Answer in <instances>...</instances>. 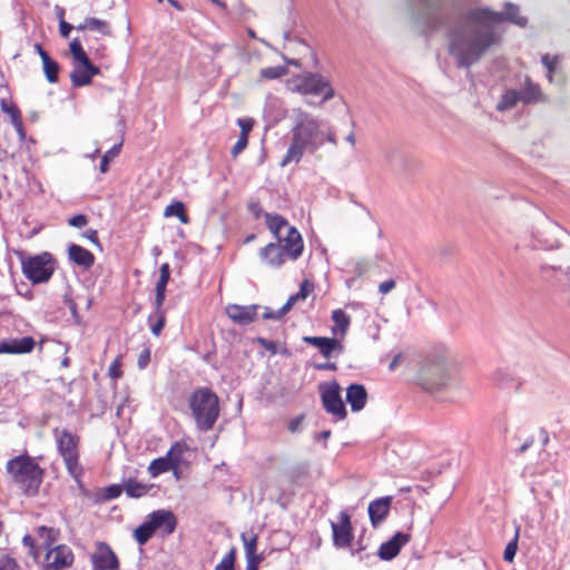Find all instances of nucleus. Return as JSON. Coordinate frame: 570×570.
Returning <instances> with one entry per match:
<instances>
[{
    "label": "nucleus",
    "instance_id": "obj_4",
    "mask_svg": "<svg viewBox=\"0 0 570 570\" xmlns=\"http://www.w3.org/2000/svg\"><path fill=\"white\" fill-rule=\"evenodd\" d=\"M456 377V365L443 356L426 361L419 373L420 384L431 392L449 386Z\"/></svg>",
    "mask_w": 570,
    "mask_h": 570
},
{
    "label": "nucleus",
    "instance_id": "obj_31",
    "mask_svg": "<svg viewBox=\"0 0 570 570\" xmlns=\"http://www.w3.org/2000/svg\"><path fill=\"white\" fill-rule=\"evenodd\" d=\"M42 61V69L46 79L50 83H57L59 80L60 66L50 56H45Z\"/></svg>",
    "mask_w": 570,
    "mask_h": 570
},
{
    "label": "nucleus",
    "instance_id": "obj_29",
    "mask_svg": "<svg viewBox=\"0 0 570 570\" xmlns=\"http://www.w3.org/2000/svg\"><path fill=\"white\" fill-rule=\"evenodd\" d=\"M314 292V284L309 279H304L301 283L299 291L291 295L285 303V309H292V307L298 302L306 299Z\"/></svg>",
    "mask_w": 570,
    "mask_h": 570
},
{
    "label": "nucleus",
    "instance_id": "obj_22",
    "mask_svg": "<svg viewBox=\"0 0 570 570\" xmlns=\"http://www.w3.org/2000/svg\"><path fill=\"white\" fill-rule=\"evenodd\" d=\"M303 341L318 348L325 358H330L335 351L341 353L343 350V345L335 337L304 336Z\"/></svg>",
    "mask_w": 570,
    "mask_h": 570
},
{
    "label": "nucleus",
    "instance_id": "obj_26",
    "mask_svg": "<svg viewBox=\"0 0 570 570\" xmlns=\"http://www.w3.org/2000/svg\"><path fill=\"white\" fill-rule=\"evenodd\" d=\"M153 488V484L142 483L131 478L126 480L124 483V491L129 498L134 499L147 495Z\"/></svg>",
    "mask_w": 570,
    "mask_h": 570
},
{
    "label": "nucleus",
    "instance_id": "obj_51",
    "mask_svg": "<svg viewBox=\"0 0 570 570\" xmlns=\"http://www.w3.org/2000/svg\"><path fill=\"white\" fill-rule=\"evenodd\" d=\"M247 208L255 219H258L263 215V207L261 202L257 199H252L248 203Z\"/></svg>",
    "mask_w": 570,
    "mask_h": 570
},
{
    "label": "nucleus",
    "instance_id": "obj_7",
    "mask_svg": "<svg viewBox=\"0 0 570 570\" xmlns=\"http://www.w3.org/2000/svg\"><path fill=\"white\" fill-rule=\"evenodd\" d=\"M176 528V515L169 510L159 509L151 512L148 515V520L136 528L134 531V538L140 546H142L147 543L156 532L166 537L173 534Z\"/></svg>",
    "mask_w": 570,
    "mask_h": 570
},
{
    "label": "nucleus",
    "instance_id": "obj_33",
    "mask_svg": "<svg viewBox=\"0 0 570 570\" xmlns=\"http://www.w3.org/2000/svg\"><path fill=\"white\" fill-rule=\"evenodd\" d=\"M38 535L41 540V547L49 549L50 546L57 540L58 531L53 528L41 525L37 529Z\"/></svg>",
    "mask_w": 570,
    "mask_h": 570
},
{
    "label": "nucleus",
    "instance_id": "obj_49",
    "mask_svg": "<svg viewBox=\"0 0 570 570\" xmlns=\"http://www.w3.org/2000/svg\"><path fill=\"white\" fill-rule=\"evenodd\" d=\"M291 309H285V304L278 309L273 311L271 308H265V312L263 314V317L265 320H279L282 318L286 313H288Z\"/></svg>",
    "mask_w": 570,
    "mask_h": 570
},
{
    "label": "nucleus",
    "instance_id": "obj_57",
    "mask_svg": "<svg viewBox=\"0 0 570 570\" xmlns=\"http://www.w3.org/2000/svg\"><path fill=\"white\" fill-rule=\"evenodd\" d=\"M304 416H296L288 421L287 429L289 432L295 433L301 429V425L303 423Z\"/></svg>",
    "mask_w": 570,
    "mask_h": 570
},
{
    "label": "nucleus",
    "instance_id": "obj_5",
    "mask_svg": "<svg viewBox=\"0 0 570 570\" xmlns=\"http://www.w3.org/2000/svg\"><path fill=\"white\" fill-rule=\"evenodd\" d=\"M189 407L199 430L213 429L219 416V401L210 389H196L189 397Z\"/></svg>",
    "mask_w": 570,
    "mask_h": 570
},
{
    "label": "nucleus",
    "instance_id": "obj_38",
    "mask_svg": "<svg viewBox=\"0 0 570 570\" xmlns=\"http://www.w3.org/2000/svg\"><path fill=\"white\" fill-rule=\"evenodd\" d=\"M240 539L244 544L245 557H249V554L257 552L258 535L256 533L252 532L249 535L247 533H242Z\"/></svg>",
    "mask_w": 570,
    "mask_h": 570
},
{
    "label": "nucleus",
    "instance_id": "obj_52",
    "mask_svg": "<svg viewBox=\"0 0 570 570\" xmlns=\"http://www.w3.org/2000/svg\"><path fill=\"white\" fill-rule=\"evenodd\" d=\"M150 362V348L145 347L140 351L137 360V365L140 370L146 368Z\"/></svg>",
    "mask_w": 570,
    "mask_h": 570
},
{
    "label": "nucleus",
    "instance_id": "obj_58",
    "mask_svg": "<svg viewBox=\"0 0 570 570\" xmlns=\"http://www.w3.org/2000/svg\"><path fill=\"white\" fill-rule=\"evenodd\" d=\"M82 236L94 245L100 247V240L98 237V232L96 229L89 228L82 234Z\"/></svg>",
    "mask_w": 570,
    "mask_h": 570
},
{
    "label": "nucleus",
    "instance_id": "obj_63",
    "mask_svg": "<svg viewBox=\"0 0 570 570\" xmlns=\"http://www.w3.org/2000/svg\"><path fill=\"white\" fill-rule=\"evenodd\" d=\"M35 50L40 56L41 60L43 59L45 56H49L48 52L42 48V46L40 43L35 45Z\"/></svg>",
    "mask_w": 570,
    "mask_h": 570
},
{
    "label": "nucleus",
    "instance_id": "obj_55",
    "mask_svg": "<svg viewBox=\"0 0 570 570\" xmlns=\"http://www.w3.org/2000/svg\"><path fill=\"white\" fill-rule=\"evenodd\" d=\"M12 126L14 127L16 129V132L18 135V138L19 140L22 142L26 140L27 138V132H26V129H24V126H23V121H22V118L17 120V121H13L11 122Z\"/></svg>",
    "mask_w": 570,
    "mask_h": 570
},
{
    "label": "nucleus",
    "instance_id": "obj_18",
    "mask_svg": "<svg viewBox=\"0 0 570 570\" xmlns=\"http://www.w3.org/2000/svg\"><path fill=\"white\" fill-rule=\"evenodd\" d=\"M392 501V497H383L370 502L367 512L373 528H377L386 519Z\"/></svg>",
    "mask_w": 570,
    "mask_h": 570
},
{
    "label": "nucleus",
    "instance_id": "obj_50",
    "mask_svg": "<svg viewBox=\"0 0 570 570\" xmlns=\"http://www.w3.org/2000/svg\"><path fill=\"white\" fill-rule=\"evenodd\" d=\"M63 14H65L63 9H60L59 14H58L59 19H60L59 32L63 38H68L70 35V31L72 30L73 27L70 23H68L67 21H65Z\"/></svg>",
    "mask_w": 570,
    "mask_h": 570
},
{
    "label": "nucleus",
    "instance_id": "obj_13",
    "mask_svg": "<svg viewBox=\"0 0 570 570\" xmlns=\"http://www.w3.org/2000/svg\"><path fill=\"white\" fill-rule=\"evenodd\" d=\"M338 522H332L333 544L338 549L350 548L354 539L351 517L346 511L338 513Z\"/></svg>",
    "mask_w": 570,
    "mask_h": 570
},
{
    "label": "nucleus",
    "instance_id": "obj_1",
    "mask_svg": "<svg viewBox=\"0 0 570 570\" xmlns=\"http://www.w3.org/2000/svg\"><path fill=\"white\" fill-rule=\"evenodd\" d=\"M510 21L525 27L528 19L520 14L519 7L507 2L504 11H493L489 8H475L462 16L460 23L449 35V51L460 68L474 65L493 45L500 41V36L493 27Z\"/></svg>",
    "mask_w": 570,
    "mask_h": 570
},
{
    "label": "nucleus",
    "instance_id": "obj_43",
    "mask_svg": "<svg viewBox=\"0 0 570 570\" xmlns=\"http://www.w3.org/2000/svg\"><path fill=\"white\" fill-rule=\"evenodd\" d=\"M166 288L167 284L165 283H156L155 286V307L164 306V302L166 298Z\"/></svg>",
    "mask_w": 570,
    "mask_h": 570
},
{
    "label": "nucleus",
    "instance_id": "obj_28",
    "mask_svg": "<svg viewBox=\"0 0 570 570\" xmlns=\"http://www.w3.org/2000/svg\"><path fill=\"white\" fill-rule=\"evenodd\" d=\"M265 220L268 230L276 237L279 238L281 232L283 228H286L288 230V227H291L287 223V220L278 215V214H271L265 213Z\"/></svg>",
    "mask_w": 570,
    "mask_h": 570
},
{
    "label": "nucleus",
    "instance_id": "obj_61",
    "mask_svg": "<svg viewBox=\"0 0 570 570\" xmlns=\"http://www.w3.org/2000/svg\"><path fill=\"white\" fill-rule=\"evenodd\" d=\"M316 370H328V371H336L337 370V366L335 363H331V362H327V363H321V364H315L314 366Z\"/></svg>",
    "mask_w": 570,
    "mask_h": 570
},
{
    "label": "nucleus",
    "instance_id": "obj_23",
    "mask_svg": "<svg viewBox=\"0 0 570 570\" xmlns=\"http://www.w3.org/2000/svg\"><path fill=\"white\" fill-rule=\"evenodd\" d=\"M68 258L85 269L92 267L96 261L95 255L90 250L77 244L68 246Z\"/></svg>",
    "mask_w": 570,
    "mask_h": 570
},
{
    "label": "nucleus",
    "instance_id": "obj_27",
    "mask_svg": "<svg viewBox=\"0 0 570 570\" xmlns=\"http://www.w3.org/2000/svg\"><path fill=\"white\" fill-rule=\"evenodd\" d=\"M77 30H94L99 32L102 36H111L112 31L110 24L106 20H100L97 18H87L85 21L76 27Z\"/></svg>",
    "mask_w": 570,
    "mask_h": 570
},
{
    "label": "nucleus",
    "instance_id": "obj_10",
    "mask_svg": "<svg viewBox=\"0 0 570 570\" xmlns=\"http://www.w3.org/2000/svg\"><path fill=\"white\" fill-rule=\"evenodd\" d=\"M292 91L302 95H323V101L334 97V89L330 81L320 73H303L288 81Z\"/></svg>",
    "mask_w": 570,
    "mask_h": 570
},
{
    "label": "nucleus",
    "instance_id": "obj_46",
    "mask_svg": "<svg viewBox=\"0 0 570 570\" xmlns=\"http://www.w3.org/2000/svg\"><path fill=\"white\" fill-rule=\"evenodd\" d=\"M541 62L542 65L548 69L549 71V80L551 81L552 80V72L554 71L556 67H557V63H558V58L557 57H551L549 53H546L542 56L541 58Z\"/></svg>",
    "mask_w": 570,
    "mask_h": 570
},
{
    "label": "nucleus",
    "instance_id": "obj_39",
    "mask_svg": "<svg viewBox=\"0 0 570 570\" xmlns=\"http://www.w3.org/2000/svg\"><path fill=\"white\" fill-rule=\"evenodd\" d=\"M121 149V144L115 145L101 158L99 169L102 174L107 173L109 169V163L114 160L119 154Z\"/></svg>",
    "mask_w": 570,
    "mask_h": 570
},
{
    "label": "nucleus",
    "instance_id": "obj_16",
    "mask_svg": "<svg viewBox=\"0 0 570 570\" xmlns=\"http://www.w3.org/2000/svg\"><path fill=\"white\" fill-rule=\"evenodd\" d=\"M276 239V244H279V247L288 256L289 261H296L302 255L304 242L301 233L294 226L288 227L284 237L279 235V238Z\"/></svg>",
    "mask_w": 570,
    "mask_h": 570
},
{
    "label": "nucleus",
    "instance_id": "obj_25",
    "mask_svg": "<svg viewBox=\"0 0 570 570\" xmlns=\"http://www.w3.org/2000/svg\"><path fill=\"white\" fill-rule=\"evenodd\" d=\"M331 318L333 321L331 328L333 336L344 338L351 325V316L342 308H337L332 311Z\"/></svg>",
    "mask_w": 570,
    "mask_h": 570
},
{
    "label": "nucleus",
    "instance_id": "obj_32",
    "mask_svg": "<svg viewBox=\"0 0 570 570\" xmlns=\"http://www.w3.org/2000/svg\"><path fill=\"white\" fill-rule=\"evenodd\" d=\"M521 101L525 104L537 102L541 97L540 86L527 79L524 87L519 91Z\"/></svg>",
    "mask_w": 570,
    "mask_h": 570
},
{
    "label": "nucleus",
    "instance_id": "obj_20",
    "mask_svg": "<svg viewBox=\"0 0 570 570\" xmlns=\"http://www.w3.org/2000/svg\"><path fill=\"white\" fill-rule=\"evenodd\" d=\"M259 257L271 268L282 267L288 259V256L279 247V244L269 243L261 248Z\"/></svg>",
    "mask_w": 570,
    "mask_h": 570
},
{
    "label": "nucleus",
    "instance_id": "obj_64",
    "mask_svg": "<svg viewBox=\"0 0 570 570\" xmlns=\"http://www.w3.org/2000/svg\"><path fill=\"white\" fill-rule=\"evenodd\" d=\"M533 443V440L531 439L530 441L525 442L524 444L521 445L520 448V452H524L529 446H531Z\"/></svg>",
    "mask_w": 570,
    "mask_h": 570
},
{
    "label": "nucleus",
    "instance_id": "obj_48",
    "mask_svg": "<svg viewBox=\"0 0 570 570\" xmlns=\"http://www.w3.org/2000/svg\"><path fill=\"white\" fill-rule=\"evenodd\" d=\"M248 145V138L238 136L236 144L233 146L230 150L232 157L235 159Z\"/></svg>",
    "mask_w": 570,
    "mask_h": 570
},
{
    "label": "nucleus",
    "instance_id": "obj_9",
    "mask_svg": "<svg viewBox=\"0 0 570 570\" xmlns=\"http://www.w3.org/2000/svg\"><path fill=\"white\" fill-rule=\"evenodd\" d=\"M23 275L33 284L48 282L55 272L52 255L45 252L35 256L18 254Z\"/></svg>",
    "mask_w": 570,
    "mask_h": 570
},
{
    "label": "nucleus",
    "instance_id": "obj_6",
    "mask_svg": "<svg viewBox=\"0 0 570 570\" xmlns=\"http://www.w3.org/2000/svg\"><path fill=\"white\" fill-rule=\"evenodd\" d=\"M57 451L62 458L68 473L76 482H80L83 468L80 463V438L67 429L55 428L52 431Z\"/></svg>",
    "mask_w": 570,
    "mask_h": 570
},
{
    "label": "nucleus",
    "instance_id": "obj_45",
    "mask_svg": "<svg viewBox=\"0 0 570 570\" xmlns=\"http://www.w3.org/2000/svg\"><path fill=\"white\" fill-rule=\"evenodd\" d=\"M254 119L253 118H239L237 120V125L239 126L240 128V134L239 136H243V137H247L248 138V135L249 132L252 131L253 127H254Z\"/></svg>",
    "mask_w": 570,
    "mask_h": 570
},
{
    "label": "nucleus",
    "instance_id": "obj_8",
    "mask_svg": "<svg viewBox=\"0 0 570 570\" xmlns=\"http://www.w3.org/2000/svg\"><path fill=\"white\" fill-rule=\"evenodd\" d=\"M69 50L72 56V70L70 72L71 85L75 88L89 86L92 78L99 75V68L91 63L80 40L73 39L69 43Z\"/></svg>",
    "mask_w": 570,
    "mask_h": 570
},
{
    "label": "nucleus",
    "instance_id": "obj_2",
    "mask_svg": "<svg viewBox=\"0 0 570 570\" xmlns=\"http://www.w3.org/2000/svg\"><path fill=\"white\" fill-rule=\"evenodd\" d=\"M295 124L291 130L292 140L281 161L284 167L289 163H299L305 151L315 153L323 145L322 122L309 112L294 109Z\"/></svg>",
    "mask_w": 570,
    "mask_h": 570
},
{
    "label": "nucleus",
    "instance_id": "obj_14",
    "mask_svg": "<svg viewBox=\"0 0 570 570\" xmlns=\"http://www.w3.org/2000/svg\"><path fill=\"white\" fill-rule=\"evenodd\" d=\"M73 562V553L71 549L65 544L47 549L43 567L51 570H63L69 568Z\"/></svg>",
    "mask_w": 570,
    "mask_h": 570
},
{
    "label": "nucleus",
    "instance_id": "obj_37",
    "mask_svg": "<svg viewBox=\"0 0 570 570\" xmlns=\"http://www.w3.org/2000/svg\"><path fill=\"white\" fill-rule=\"evenodd\" d=\"M154 316L156 322L151 324L150 331L155 336H159L166 325V312L164 306L155 307Z\"/></svg>",
    "mask_w": 570,
    "mask_h": 570
},
{
    "label": "nucleus",
    "instance_id": "obj_24",
    "mask_svg": "<svg viewBox=\"0 0 570 570\" xmlns=\"http://www.w3.org/2000/svg\"><path fill=\"white\" fill-rule=\"evenodd\" d=\"M346 402L350 404L353 412L363 410L367 402V392L362 384H351L346 389Z\"/></svg>",
    "mask_w": 570,
    "mask_h": 570
},
{
    "label": "nucleus",
    "instance_id": "obj_15",
    "mask_svg": "<svg viewBox=\"0 0 570 570\" xmlns=\"http://www.w3.org/2000/svg\"><path fill=\"white\" fill-rule=\"evenodd\" d=\"M91 562L95 570H118L119 560L106 542H98L91 554Z\"/></svg>",
    "mask_w": 570,
    "mask_h": 570
},
{
    "label": "nucleus",
    "instance_id": "obj_62",
    "mask_svg": "<svg viewBox=\"0 0 570 570\" xmlns=\"http://www.w3.org/2000/svg\"><path fill=\"white\" fill-rule=\"evenodd\" d=\"M426 8H440L442 0H423Z\"/></svg>",
    "mask_w": 570,
    "mask_h": 570
},
{
    "label": "nucleus",
    "instance_id": "obj_34",
    "mask_svg": "<svg viewBox=\"0 0 570 570\" xmlns=\"http://www.w3.org/2000/svg\"><path fill=\"white\" fill-rule=\"evenodd\" d=\"M521 100L520 94L517 90H508L503 94L500 101L498 102V110H508L517 105Z\"/></svg>",
    "mask_w": 570,
    "mask_h": 570
},
{
    "label": "nucleus",
    "instance_id": "obj_40",
    "mask_svg": "<svg viewBox=\"0 0 570 570\" xmlns=\"http://www.w3.org/2000/svg\"><path fill=\"white\" fill-rule=\"evenodd\" d=\"M236 561V548H232L216 566L215 570H234Z\"/></svg>",
    "mask_w": 570,
    "mask_h": 570
},
{
    "label": "nucleus",
    "instance_id": "obj_17",
    "mask_svg": "<svg viewBox=\"0 0 570 570\" xmlns=\"http://www.w3.org/2000/svg\"><path fill=\"white\" fill-rule=\"evenodd\" d=\"M259 306L229 304L226 306L227 316L238 325H248L257 320Z\"/></svg>",
    "mask_w": 570,
    "mask_h": 570
},
{
    "label": "nucleus",
    "instance_id": "obj_54",
    "mask_svg": "<svg viewBox=\"0 0 570 570\" xmlns=\"http://www.w3.org/2000/svg\"><path fill=\"white\" fill-rule=\"evenodd\" d=\"M169 279H170V266L168 263H163L159 267V277H158L157 282L168 284Z\"/></svg>",
    "mask_w": 570,
    "mask_h": 570
},
{
    "label": "nucleus",
    "instance_id": "obj_11",
    "mask_svg": "<svg viewBox=\"0 0 570 570\" xmlns=\"http://www.w3.org/2000/svg\"><path fill=\"white\" fill-rule=\"evenodd\" d=\"M324 410L332 414L336 421L345 420L347 411L341 396V386L336 381L318 385Z\"/></svg>",
    "mask_w": 570,
    "mask_h": 570
},
{
    "label": "nucleus",
    "instance_id": "obj_47",
    "mask_svg": "<svg viewBox=\"0 0 570 570\" xmlns=\"http://www.w3.org/2000/svg\"><path fill=\"white\" fill-rule=\"evenodd\" d=\"M0 570H20V567L13 558L9 556H1Z\"/></svg>",
    "mask_w": 570,
    "mask_h": 570
},
{
    "label": "nucleus",
    "instance_id": "obj_30",
    "mask_svg": "<svg viewBox=\"0 0 570 570\" xmlns=\"http://www.w3.org/2000/svg\"><path fill=\"white\" fill-rule=\"evenodd\" d=\"M164 216L165 217L175 216L184 225H187L190 222V218L186 212L185 204L180 200H176V202H173L171 204H169L164 210Z\"/></svg>",
    "mask_w": 570,
    "mask_h": 570
},
{
    "label": "nucleus",
    "instance_id": "obj_41",
    "mask_svg": "<svg viewBox=\"0 0 570 570\" xmlns=\"http://www.w3.org/2000/svg\"><path fill=\"white\" fill-rule=\"evenodd\" d=\"M124 375V371H122V355H118L110 364L109 368H108V376L114 380V381H117L119 379H121Z\"/></svg>",
    "mask_w": 570,
    "mask_h": 570
},
{
    "label": "nucleus",
    "instance_id": "obj_56",
    "mask_svg": "<svg viewBox=\"0 0 570 570\" xmlns=\"http://www.w3.org/2000/svg\"><path fill=\"white\" fill-rule=\"evenodd\" d=\"M22 543L30 549L31 554L35 557L39 554V548L36 547L35 539L31 535H24Z\"/></svg>",
    "mask_w": 570,
    "mask_h": 570
},
{
    "label": "nucleus",
    "instance_id": "obj_59",
    "mask_svg": "<svg viewBox=\"0 0 570 570\" xmlns=\"http://www.w3.org/2000/svg\"><path fill=\"white\" fill-rule=\"evenodd\" d=\"M396 286V283L394 279H387V281H384L382 282L380 285H379V291L380 293L382 294H387L389 292H391L394 287Z\"/></svg>",
    "mask_w": 570,
    "mask_h": 570
},
{
    "label": "nucleus",
    "instance_id": "obj_44",
    "mask_svg": "<svg viewBox=\"0 0 570 570\" xmlns=\"http://www.w3.org/2000/svg\"><path fill=\"white\" fill-rule=\"evenodd\" d=\"M518 537H519V534L517 532L514 539L512 541H510L504 549L503 559L508 562L513 561V559L515 557L517 549H518Z\"/></svg>",
    "mask_w": 570,
    "mask_h": 570
},
{
    "label": "nucleus",
    "instance_id": "obj_21",
    "mask_svg": "<svg viewBox=\"0 0 570 570\" xmlns=\"http://www.w3.org/2000/svg\"><path fill=\"white\" fill-rule=\"evenodd\" d=\"M36 341L32 336L11 338L0 342V354H27L33 351Z\"/></svg>",
    "mask_w": 570,
    "mask_h": 570
},
{
    "label": "nucleus",
    "instance_id": "obj_60",
    "mask_svg": "<svg viewBox=\"0 0 570 570\" xmlns=\"http://www.w3.org/2000/svg\"><path fill=\"white\" fill-rule=\"evenodd\" d=\"M246 561H247V563H253L255 566H259V563L263 561V556L257 554V552H256V553L249 554V557H246Z\"/></svg>",
    "mask_w": 570,
    "mask_h": 570
},
{
    "label": "nucleus",
    "instance_id": "obj_3",
    "mask_svg": "<svg viewBox=\"0 0 570 570\" xmlns=\"http://www.w3.org/2000/svg\"><path fill=\"white\" fill-rule=\"evenodd\" d=\"M6 470L24 495L33 497L39 492L45 470L33 458L28 454L14 456L7 462Z\"/></svg>",
    "mask_w": 570,
    "mask_h": 570
},
{
    "label": "nucleus",
    "instance_id": "obj_12",
    "mask_svg": "<svg viewBox=\"0 0 570 570\" xmlns=\"http://www.w3.org/2000/svg\"><path fill=\"white\" fill-rule=\"evenodd\" d=\"M185 449L186 446L181 442H175L165 456L153 460L147 468L150 476L156 478L161 473L174 471L178 478L177 471Z\"/></svg>",
    "mask_w": 570,
    "mask_h": 570
},
{
    "label": "nucleus",
    "instance_id": "obj_19",
    "mask_svg": "<svg viewBox=\"0 0 570 570\" xmlns=\"http://www.w3.org/2000/svg\"><path fill=\"white\" fill-rule=\"evenodd\" d=\"M410 540L411 535L409 533L397 532L380 546L377 554L382 560H392Z\"/></svg>",
    "mask_w": 570,
    "mask_h": 570
},
{
    "label": "nucleus",
    "instance_id": "obj_35",
    "mask_svg": "<svg viewBox=\"0 0 570 570\" xmlns=\"http://www.w3.org/2000/svg\"><path fill=\"white\" fill-rule=\"evenodd\" d=\"M0 109L2 112L9 116L11 122L22 118L21 111L18 108V106L9 98L0 99Z\"/></svg>",
    "mask_w": 570,
    "mask_h": 570
},
{
    "label": "nucleus",
    "instance_id": "obj_42",
    "mask_svg": "<svg viewBox=\"0 0 570 570\" xmlns=\"http://www.w3.org/2000/svg\"><path fill=\"white\" fill-rule=\"evenodd\" d=\"M124 491V485L111 484L104 489L102 499L105 501H110L120 497Z\"/></svg>",
    "mask_w": 570,
    "mask_h": 570
},
{
    "label": "nucleus",
    "instance_id": "obj_36",
    "mask_svg": "<svg viewBox=\"0 0 570 570\" xmlns=\"http://www.w3.org/2000/svg\"><path fill=\"white\" fill-rule=\"evenodd\" d=\"M288 68L284 65L266 67L261 69L259 75L264 80H275L287 75Z\"/></svg>",
    "mask_w": 570,
    "mask_h": 570
},
{
    "label": "nucleus",
    "instance_id": "obj_53",
    "mask_svg": "<svg viewBox=\"0 0 570 570\" xmlns=\"http://www.w3.org/2000/svg\"><path fill=\"white\" fill-rule=\"evenodd\" d=\"M68 224L76 228H82L88 224V218L83 214H78L69 218Z\"/></svg>",
    "mask_w": 570,
    "mask_h": 570
}]
</instances>
